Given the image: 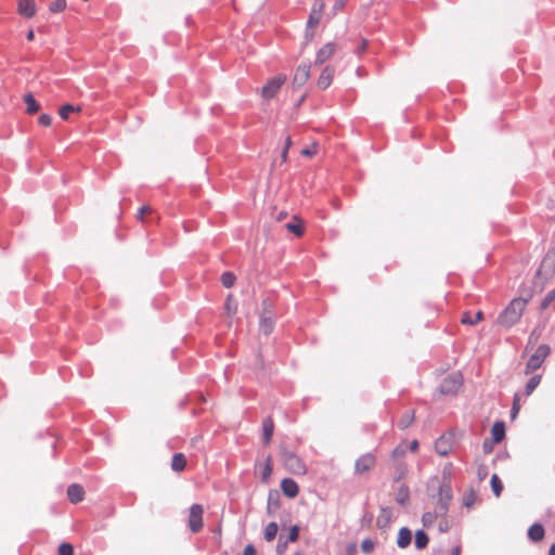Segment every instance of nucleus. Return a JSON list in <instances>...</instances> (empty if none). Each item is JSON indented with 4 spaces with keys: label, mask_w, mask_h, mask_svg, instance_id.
<instances>
[{
    "label": "nucleus",
    "mask_w": 555,
    "mask_h": 555,
    "mask_svg": "<svg viewBox=\"0 0 555 555\" xmlns=\"http://www.w3.org/2000/svg\"><path fill=\"white\" fill-rule=\"evenodd\" d=\"M435 485H437V491L431 493L430 496L436 500L437 514L440 517H446L453 498L449 477L444 476V482H439L438 478L431 479L428 483V490Z\"/></svg>",
    "instance_id": "f257e3e1"
},
{
    "label": "nucleus",
    "mask_w": 555,
    "mask_h": 555,
    "mask_svg": "<svg viewBox=\"0 0 555 555\" xmlns=\"http://www.w3.org/2000/svg\"><path fill=\"white\" fill-rule=\"evenodd\" d=\"M527 300L522 298H514L509 305L500 313L498 323L504 327H511L518 322L525 308Z\"/></svg>",
    "instance_id": "f03ea898"
},
{
    "label": "nucleus",
    "mask_w": 555,
    "mask_h": 555,
    "mask_svg": "<svg viewBox=\"0 0 555 555\" xmlns=\"http://www.w3.org/2000/svg\"><path fill=\"white\" fill-rule=\"evenodd\" d=\"M551 347L548 345H540L535 352L529 358L526 363L525 374L530 375L541 367L544 360L550 356Z\"/></svg>",
    "instance_id": "7ed1b4c3"
},
{
    "label": "nucleus",
    "mask_w": 555,
    "mask_h": 555,
    "mask_svg": "<svg viewBox=\"0 0 555 555\" xmlns=\"http://www.w3.org/2000/svg\"><path fill=\"white\" fill-rule=\"evenodd\" d=\"M463 384V376L460 372H453L447 375L439 385L441 395H455Z\"/></svg>",
    "instance_id": "20e7f679"
},
{
    "label": "nucleus",
    "mask_w": 555,
    "mask_h": 555,
    "mask_svg": "<svg viewBox=\"0 0 555 555\" xmlns=\"http://www.w3.org/2000/svg\"><path fill=\"white\" fill-rule=\"evenodd\" d=\"M281 457L284 465L288 468V470L293 474H305L306 467L301 460L292 451L283 450L281 452Z\"/></svg>",
    "instance_id": "39448f33"
},
{
    "label": "nucleus",
    "mask_w": 555,
    "mask_h": 555,
    "mask_svg": "<svg viewBox=\"0 0 555 555\" xmlns=\"http://www.w3.org/2000/svg\"><path fill=\"white\" fill-rule=\"evenodd\" d=\"M323 7H324V4L321 0L314 1L312 11H311L308 22H307L306 39H311L313 37V33L310 31V29L315 27L320 23Z\"/></svg>",
    "instance_id": "423d86ee"
},
{
    "label": "nucleus",
    "mask_w": 555,
    "mask_h": 555,
    "mask_svg": "<svg viewBox=\"0 0 555 555\" xmlns=\"http://www.w3.org/2000/svg\"><path fill=\"white\" fill-rule=\"evenodd\" d=\"M203 506L199 504H193L190 507L189 528L194 533L203 528Z\"/></svg>",
    "instance_id": "0eeeda50"
},
{
    "label": "nucleus",
    "mask_w": 555,
    "mask_h": 555,
    "mask_svg": "<svg viewBox=\"0 0 555 555\" xmlns=\"http://www.w3.org/2000/svg\"><path fill=\"white\" fill-rule=\"evenodd\" d=\"M285 81H286L285 75H280V76L271 78L262 87V92H261L262 96L267 100L274 98Z\"/></svg>",
    "instance_id": "6e6552de"
},
{
    "label": "nucleus",
    "mask_w": 555,
    "mask_h": 555,
    "mask_svg": "<svg viewBox=\"0 0 555 555\" xmlns=\"http://www.w3.org/2000/svg\"><path fill=\"white\" fill-rule=\"evenodd\" d=\"M555 271V254L548 251L543 258L537 274L547 279Z\"/></svg>",
    "instance_id": "1a4fd4ad"
},
{
    "label": "nucleus",
    "mask_w": 555,
    "mask_h": 555,
    "mask_svg": "<svg viewBox=\"0 0 555 555\" xmlns=\"http://www.w3.org/2000/svg\"><path fill=\"white\" fill-rule=\"evenodd\" d=\"M375 465V457L372 453H365L361 455L354 464V472L357 474H363L369 472Z\"/></svg>",
    "instance_id": "9d476101"
},
{
    "label": "nucleus",
    "mask_w": 555,
    "mask_h": 555,
    "mask_svg": "<svg viewBox=\"0 0 555 555\" xmlns=\"http://www.w3.org/2000/svg\"><path fill=\"white\" fill-rule=\"evenodd\" d=\"M310 68L311 66L308 63H302L296 68L293 79L294 86L301 87L307 82L310 77Z\"/></svg>",
    "instance_id": "9b49d317"
},
{
    "label": "nucleus",
    "mask_w": 555,
    "mask_h": 555,
    "mask_svg": "<svg viewBox=\"0 0 555 555\" xmlns=\"http://www.w3.org/2000/svg\"><path fill=\"white\" fill-rule=\"evenodd\" d=\"M281 489L285 496L294 499L299 492L297 482L292 478H284L281 482Z\"/></svg>",
    "instance_id": "f8f14e48"
},
{
    "label": "nucleus",
    "mask_w": 555,
    "mask_h": 555,
    "mask_svg": "<svg viewBox=\"0 0 555 555\" xmlns=\"http://www.w3.org/2000/svg\"><path fill=\"white\" fill-rule=\"evenodd\" d=\"M17 11L21 15L30 18L36 14V4L34 0H18Z\"/></svg>",
    "instance_id": "ddd939ff"
},
{
    "label": "nucleus",
    "mask_w": 555,
    "mask_h": 555,
    "mask_svg": "<svg viewBox=\"0 0 555 555\" xmlns=\"http://www.w3.org/2000/svg\"><path fill=\"white\" fill-rule=\"evenodd\" d=\"M83 495H85V490L80 485L72 483L68 486L67 496L72 503L77 504V503L81 502L83 500Z\"/></svg>",
    "instance_id": "4468645a"
},
{
    "label": "nucleus",
    "mask_w": 555,
    "mask_h": 555,
    "mask_svg": "<svg viewBox=\"0 0 555 555\" xmlns=\"http://www.w3.org/2000/svg\"><path fill=\"white\" fill-rule=\"evenodd\" d=\"M451 449V436L443 435L435 443V450L441 456H447Z\"/></svg>",
    "instance_id": "2eb2a0df"
},
{
    "label": "nucleus",
    "mask_w": 555,
    "mask_h": 555,
    "mask_svg": "<svg viewBox=\"0 0 555 555\" xmlns=\"http://www.w3.org/2000/svg\"><path fill=\"white\" fill-rule=\"evenodd\" d=\"M335 43L328 42L324 44L315 56V64H323L325 61H327L333 53L335 52Z\"/></svg>",
    "instance_id": "dca6fc26"
},
{
    "label": "nucleus",
    "mask_w": 555,
    "mask_h": 555,
    "mask_svg": "<svg viewBox=\"0 0 555 555\" xmlns=\"http://www.w3.org/2000/svg\"><path fill=\"white\" fill-rule=\"evenodd\" d=\"M333 77H334V68L331 66H326L322 70V73L318 79V82H317L318 87L322 90H325L332 83Z\"/></svg>",
    "instance_id": "f3484780"
},
{
    "label": "nucleus",
    "mask_w": 555,
    "mask_h": 555,
    "mask_svg": "<svg viewBox=\"0 0 555 555\" xmlns=\"http://www.w3.org/2000/svg\"><path fill=\"white\" fill-rule=\"evenodd\" d=\"M505 423L503 421H496L491 428L493 442L500 443L505 438Z\"/></svg>",
    "instance_id": "a211bd4d"
},
{
    "label": "nucleus",
    "mask_w": 555,
    "mask_h": 555,
    "mask_svg": "<svg viewBox=\"0 0 555 555\" xmlns=\"http://www.w3.org/2000/svg\"><path fill=\"white\" fill-rule=\"evenodd\" d=\"M412 532L409 528L403 527L399 530L397 544L400 548H404L411 544Z\"/></svg>",
    "instance_id": "6ab92c4d"
},
{
    "label": "nucleus",
    "mask_w": 555,
    "mask_h": 555,
    "mask_svg": "<svg viewBox=\"0 0 555 555\" xmlns=\"http://www.w3.org/2000/svg\"><path fill=\"white\" fill-rule=\"evenodd\" d=\"M544 528L541 524H533L528 529V538L533 542H539L544 538Z\"/></svg>",
    "instance_id": "aec40b11"
},
{
    "label": "nucleus",
    "mask_w": 555,
    "mask_h": 555,
    "mask_svg": "<svg viewBox=\"0 0 555 555\" xmlns=\"http://www.w3.org/2000/svg\"><path fill=\"white\" fill-rule=\"evenodd\" d=\"M274 431V424L271 417H266L262 422L263 442L268 444L271 441Z\"/></svg>",
    "instance_id": "412c9836"
},
{
    "label": "nucleus",
    "mask_w": 555,
    "mask_h": 555,
    "mask_svg": "<svg viewBox=\"0 0 555 555\" xmlns=\"http://www.w3.org/2000/svg\"><path fill=\"white\" fill-rule=\"evenodd\" d=\"M280 507V493L275 490H271L268 495V514H274L275 511Z\"/></svg>",
    "instance_id": "4be33fe9"
},
{
    "label": "nucleus",
    "mask_w": 555,
    "mask_h": 555,
    "mask_svg": "<svg viewBox=\"0 0 555 555\" xmlns=\"http://www.w3.org/2000/svg\"><path fill=\"white\" fill-rule=\"evenodd\" d=\"M170 466H171V469L177 473L184 470V468L186 466V459H185L184 454L183 453L173 454Z\"/></svg>",
    "instance_id": "5701e85b"
},
{
    "label": "nucleus",
    "mask_w": 555,
    "mask_h": 555,
    "mask_svg": "<svg viewBox=\"0 0 555 555\" xmlns=\"http://www.w3.org/2000/svg\"><path fill=\"white\" fill-rule=\"evenodd\" d=\"M542 333H543V327H541L540 325L535 326L531 331V333H530V335L528 337V341H527L526 348H525L526 351L532 349L537 345L538 340L542 336Z\"/></svg>",
    "instance_id": "b1692460"
},
{
    "label": "nucleus",
    "mask_w": 555,
    "mask_h": 555,
    "mask_svg": "<svg viewBox=\"0 0 555 555\" xmlns=\"http://www.w3.org/2000/svg\"><path fill=\"white\" fill-rule=\"evenodd\" d=\"M24 102L26 104V113L29 115L36 114L40 109V104L36 101L31 93L24 95Z\"/></svg>",
    "instance_id": "393cba45"
},
{
    "label": "nucleus",
    "mask_w": 555,
    "mask_h": 555,
    "mask_svg": "<svg viewBox=\"0 0 555 555\" xmlns=\"http://www.w3.org/2000/svg\"><path fill=\"white\" fill-rule=\"evenodd\" d=\"M395 500L398 504L404 506L410 500V490L405 485H401L396 492Z\"/></svg>",
    "instance_id": "a878e982"
},
{
    "label": "nucleus",
    "mask_w": 555,
    "mask_h": 555,
    "mask_svg": "<svg viewBox=\"0 0 555 555\" xmlns=\"http://www.w3.org/2000/svg\"><path fill=\"white\" fill-rule=\"evenodd\" d=\"M429 538L428 534L420 529L415 532V547L417 550H423L428 545Z\"/></svg>",
    "instance_id": "bb28decb"
},
{
    "label": "nucleus",
    "mask_w": 555,
    "mask_h": 555,
    "mask_svg": "<svg viewBox=\"0 0 555 555\" xmlns=\"http://www.w3.org/2000/svg\"><path fill=\"white\" fill-rule=\"evenodd\" d=\"M541 379L542 375L540 374H535L530 377V379L527 382L525 386V395L527 397L530 396L535 390V388L540 385Z\"/></svg>",
    "instance_id": "cd10ccee"
},
{
    "label": "nucleus",
    "mask_w": 555,
    "mask_h": 555,
    "mask_svg": "<svg viewBox=\"0 0 555 555\" xmlns=\"http://www.w3.org/2000/svg\"><path fill=\"white\" fill-rule=\"evenodd\" d=\"M80 106H74L69 103L62 105L59 109V115L63 120H68L69 115L75 112H80Z\"/></svg>",
    "instance_id": "c85d7f7f"
},
{
    "label": "nucleus",
    "mask_w": 555,
    "mask_h": 555,
    "mask_svg": "<svg viewBox=\"0 0 555 555\" xmlns=\"http://www.w3.org/2000/svg\"><path fill=\"white\" fill-rule=\"evenodd\" d=\"M482 319H483V312L482 311H477L475 317H472L469 312H465L462 315L461 322L463 324H467V325H475L479 321H481Z\"/></svg>",
    "instance_id": "c756f323"
},
{
    "label": "nucleus",
    "mask_w": 555,
    "mask_h": 555,
    "mask_svg": "<svg viewBox=\"0 0 555 555\" xmlns=\"http://www.w3.org/2000/svg\"><path fill=\"white\" fill-rule=\"evenodd\" d=\"M278 530H279V527H278V524L272 521V522H269L266 528H264V531H263V537L266 539V541L270 542V541H273L278 534Z\"/></svg>",
    "instance_id": "7c9ffc66"
},
{
    "label": "nucleus",
    "mask_w": 555,
    "mask_h": 555,
    "mask_svg": "<svg viewBox=\"0 0 555 555\" xmlns=\"http://www.w3.org/2000/svg\"><path fill=\"white\" fill-rule=\"evenodd\" d=\"M390 522V512L388 508L383 507L377 517L376 525L378 528H386Z\"/></svg>",
    "instance_id": "2f4dec72"
},
{
    "label": "nucleus",
    "mask_w": 555,
    "mask_h": 555,
    "mask_svg": "<svg viewBox=\"0 0 555 555\" xmlns=\"http://www.w3.org/2000/svg\"><path fill=\"white\" fill-rule=\"evenodd\" d=\"M273 327H274V323H273V320L271 318L262 317L260 319V331L264 335L271 334L272 331H273Z\"/></svg>",
    "instance_id": "473e14b6"
},
{
    "label": "nucleus",
    "mask_w": 555,
    "mask_h": 555,
    "mask_svg": "<svg viewBox=\"0 0 555 555\" xmlns=\"http://www.w3.org/2000/svg\"><path fill=\"white\" fill-rule=\"evenodd\" d=\"M490 483H491V488H492L493 494L496 498L500 496L502 491H503V483H502L501 479L499 478V476L496 474H493L491 476Z\"/></svg>",
    "instance_id": "72a5a7b5"
},
{
    "label": "nucleus",
    "mask_w": 555,
    "mask_h": 555,
    "mask_svg": "<svg viewBox=\"0 0 555 555\" xmlns=\"http://www.w3.org/2000/svg\"><path fill=\"white\" fill-rule=\"evenodd\" d=\"M414 421V413L413 412H405L398 422V427L400 429H406Z\"/></svg>",
    "instance_id": "f704fd0d"
},
{
    "label": "nucleus",
    "mask_w": 555,
    "mask_h": 555,
    "mask_svg": "<svg viewBox=\"0 0 555 555\" xmlns=\"http://www.w3.org/2000/svg\"><path fill=\"white\" fill-rule=\"evenodd\" d=\"M437 517H440L437 514V509L435 508V512H425L422 516V522L425 527H430L434 525Z\"/></svg>",
    "instance_id": "c9c22d12"
},
{
    "label": "nucleus",
    "mask_w": 555,
    "mask_h": 555,
    "mask_svg": "<svg viewBox=\"0 0 555 555\" xmlns=\"http://www.w3.org/2000/svg\"><path fill=\"white\" fill-rule=\"evenodd\" d=\"M235 280H236V278H235L234 273H232L230 271H225L221 275V282L225 288L232 287L235 283Z\"/></svg>",
    "instance_id": "e433bc0d"
},
{
    "label": "nucleus",
    "mask_w": 555,
    "mask_h": 555,
    "mask_svg": "<svg viewBox=\"0 0 555 555\" xmlns=\"http://www.w3.org/2000/svg\"><path fill=\"white\" fill-rule=\"evenodd\" d=\"M406 473V464L403 462H398L396 464V476L393 478L395 482L400 481Z\"/></svg>",
    "instance_id": "4c0bfd02"
},
{
    "label": "nucleus",
    "mask_w": 555,
    "mask_h": 555,
    "mask_svg": "<svg viewBox=\"0 0 555 555\" xmlns=\"http://www.w3.org/2000/svg\"><path fill=\"white\" fill-rule=\"evenodd\" d=\"M286 229H287L289 232H292V233H294L295 235H297V236H300V235H302V234H304V227H302V224H301L300 222H297V223H295V222H288V223L286 224Z\"/></svg>",
    "instance_id": "58836bf2"
},
{
    "label": "nucleus",
    "mask_w": 555,
    "mask_h": 555,
    "mask_svg": "<svg viewBox=\"0 0 555 555\" xmlns=\"http://www.w3.org/2000/svg\"><path fill=\"white\" fill-rule=\"evenodd\" d=\"M65 8H66V0H54L49 5V10L53 13L62 12Z\"/></svg>",
    "instance_id": "ea45409f"
},
{
    "label": "nucleus",
    "mask_w": 555,
    "mask_h": 555,
    "mask_svg": "<svg viewBox=\"0 0 555 555\" xmlns=\"http://www.w3.org/2000/svg\"><path fill=\"white\" fill-rule=\"evenodd\" d=\"M555 299V289L550 291L543 298L540 308L541 310L546 309Z\"/></svg>",
    "instance_id": "a19ab883"
},
{
    "label": "nucleus",
    "mask_w": 555,
    "mask_h": 555,
    "mask_svg": "<svg viewBox=\"0 0 555 555\" xmlns=\"http://www.w3.org/2000/svg\"><path fill=\"white\" fill-rule=\"evenodd\" d=\"M59 555H74V547L70 543L64 542L59 546Z\"/></svg>",
    "instance_id": "79ce46f5"
},
{
    "label": "nucleus",
    "mask_w": 555,
    "mask_h": 555,
    "mask_svg": "<svg viewBox=\"0 0 555 555\" xmlns=\"http://www.w3.org/2000/svg\"><path fill=\"white\" fill-rule=\"evenodd\" d=\"M375 547V543L371 539H365L361 543V550L365 554H370Z\"/></svg>",
    "instance_id": "37998d69"
},
{
    "label": "nucleus",
    "mask_w": 555,
    "mask_h": 555,
    "mask_svg": "<svg viewBox=\"0 0 555 555\" xmlns=\"http://www.w3.org/2000/svg\"><path fill=\"white\" fill-rule=\"evenodd\" d=\"M519 410H520L519 395L515 393L514 399H513L512 410H511V417L515 418L516 415L518 414Z\"/></svg>",
    "instance_id": "c03bdc74"
},
{
    "label": "nucleus",
    "mask_w": 555,
    "mask_h": 555,
    "mask_svg": "<svg viewBox=\"0 0 555 555\" xmlns=\"http://www.w3.org/2000/svg\"><path fill=\"white\" fill-rule=\"evenodd\" d=\"M298 538H299V527L298 526L291 527L286 541L287 542H296L298 540Z\"/></svg>",
    "instance_id": "a18cd8bd"
},
{
    "label": "nucleus",
    "mask_w": 555,
    "mask_h": 555,
    "mask_svg": "<svg viewBox=\"0 0 555 555\" xmlns=\"http://www.w3.org/2000/svg\"><path fill=\"white\" fill-rule=\"evenodd\" d=\"M406 450H408V447H404L402 444H399L398 447H396L391 453V456L392 457H401V456H404L405 453H406Z\"/></svg>",
    "instance_id": "49530a36"
},
{
    "label": "nucleus",
    "mask_w": 555,
    "mask_h": 555,
    "mask_svg": "<svg viewBox=\"0 0 555 555\" xmlns=\"http://www.w3.org/2000/svg\"><path fill=\"white\" fill-rule=\"evenodd\" d=\"M476 501V493L472 490L469 493H467L464 498V505L466 507H470L474 505Z\"/></svg>",
    "instance_id": "de8ad7c7"
},
{
    "label": "nucleus",
    "mask_w": 555,
    "mask_h": 555,
    "mask_svg": "<svg viewBox=\"0 0 555 555\" xmlns=\"http://www.w3.org/2000/svg\"><path fill=\"white\" fill-rule=\"evenodd\" d=\"M271 473H272L271 460H270V457H268L264 468H263V472H262V476H261L262 480H267L270 477Z\"/></svg>",
    "instance_id": "09e8293b"
},
{
    "label": "nucleus",
    "mask_w": 555,
    "mask_h": 555,
    "mask_svg": "<svg viewBox=\"0 0 555 555\" xmlns=\"http://www.w3.org/2000/svg\"><path fill=\"white\" fill-rule=\"evenodd\" d=\"M496 442H493V440L491 439H485L483 442H482V450L486 454H489L492 452L493 450V446L495 444Z\"/></svg>",
    "instance_id": "8fccbe9b"
},
{
    "label": "nucleus",
    "mask_w": 555,
    "mask_h": 555,
    "mask_svg": "<svg viewBox=\"0 0 555 555\" xmlns=\"http://www.w3.org/2000/svg\"><path fill=\"white\" fill-rule=\"evenodd\" d=\"M452 467H453L452 463H448L444 465L443 470H442V477H441V480H439V482H444V476L449 477V480L451 481Z\"/></svg>",
    "instance_id": "3c124183"
},
{
    "label": "nucleus",
    "mask_w": 555,
    "mask_h": 555,
    "mask_svg": "<svg viewBox=\"0 0 555 555\" xmlns=\"http://www.w3.org/2000/svg\"><path fill=\"white\" fill-rule=\"evenodd\" d=\"M38 121L41 126L48 127L52 122V118L48 114H42L39 116Z\"/></svg>",
    "instance_id": "603ef678"
},
{
    "label": "nucleus",
    "mask_w": 555,
    "mask_h": 555,
    "mask_svg": "<svg viewBox=\"0 0 555 555\" xmlns=\"http://www.w3.org/2000/svg\"><path fill=\"white\" fill-rule=\"evenodd\" d=\"M150 211H151V207L150 206L144 205V206L140 207V209L138 211V219L143 220L144 215L150 212Z\"/></svg>",
    "instance_id": "864d4df0"
},
{
    "label": "nucleus",
    "mask_w": 555,
    "mask_h": 555,
    "mask_svg": "<svg viewBox=\"0 0 555 555\" xmlns=\"http://www.w3.org/2000/svg\"><path fill=\"white\" fill-rule=\"evenodd\" d=\"M242 555H256L255 546L253 544L246 545Z\"/></svg>",
    "instance_id": "5fc2aeb1"
},
{
    "label": "nucleus",
    "mask_w": 555,
    "mask_h": 555,
    "mask_svg": "<svg viewBox=\"0 0 555 555\" xmlns=\"http://www.w3.org/2000/svg\"><path fill=\"white\" fill-rule=\"evenodd\" d=\"M347 1L348 0H335L333 9L336 11L341 10L345 7V4L347 3Z\"/></svg>",
    "instance_id": "6e6d98bb"
},
{
    "label": "nucleus",
    "mask_w": 555,
    "mask_h": 555,
    "mask_svg": "<svg viewBox=\"0 0 555 555\" xmlns=\"http://www.w3.org/2000/svg\"><path fill=\"white\" fill-rule=\"evenodd\" d=\"M315 153V150L312 147H306L301 151V154L305 156H312Z\"/></svg>",
    "instance_id": "4d7b16f0"
},
{
    "label": "nucleus",
    "mask_w": 555,
    "mask_h": 555,
    "mask_svg": "<svg viewBox=\"0 0 555 555\" xmlns=\"http://www.w3.org/2000/svg\"><path fill=\"white\" fill-rule=\"evenodd\" d=\"M372 520H373V515L370 513H365L362 517V521L365 524H371Z\"/></svg>",
    "instance_id": "13d9d810"
},
{
    "label": "nucleus",
    "mask_w": 555,
    "mask_h": 555,
    "mask_svg": "<svg viewBox=\"0 0 555 555\" xmlns=\"http://www.w3.org/2000/svg\"><path fill=\"white\" fill-rule=\"evenodd\" d=\"M439 530H440L441 532H446V531H448V530H449V525H448V521H447V520H444V521H440V524H439Z\"/></svg>",
    "instance_id": "bf43d9fd"
},
{
    "label": "nucleus",
    "mask_w": 555,
    "mask_h": 555,
    "mask_svg": "<svg viewBox=\"0 0 555 555\" xmlns=\"http://www.w3.org/2000/svg\"><path fill=\"white\" fill-rule=\"evenodd\" d=\"M408 448L410 449V451L415 452V451L417 450V448H418V441H417V440H413V441L409 444V447H408Z\"/></svg>",
    "instance_id": "052dcab7"
},
{
    "label": "nucleus",
    "mask_w": 555,
    "mask_h": 555,
    "mask_svg": "<svg viewBox=\"0 0 555 555\" xmlns=\"http://www.w3.org/2000/svg\"><path fill=\"white\" fill-rule=\"evenodd\" d=\"M286 544H287V541H286L284 544H282V543H281V539H280V540H279V543H278V546H276L278 553H280V554H281V553H283V551H284V550H285V547H286Z\"/></svg>",
    "instance_id": "680f3d73"
},
{
    "label": "nucleus",
    "mask_w": 555,
    "mask_h": 555,
    "mask_svg": "<svg viewBox=\"0 0 555 555\" xmlns=\"http://www.w3.org/2000/svg\"><path fill=\"white\" fill-rule=\"evenodd\" d=\"M461 552H462L461 546L456 545L455 547L452 548L451 555H461Z\"/></svg>",
    "instance_id": "e2e57ef3"
},
{
    "label": "nucleus",
    "mask_w": 555,
    "mask_h": 555,
    "mask_svg": "<svg viewBox=\"0 0 555 555\" xmlns=\"http://www.w3.org/2000/svg\"><path fill=\"white\" fill-rule=\"evenodd\" d=\"M286 216H287V212H285V211H281V212L279 214V216L276 217V219H278L279 221H281L282 219L286 218Z\"/></svg>",
    "instance_id": "0e129e2a"
},
{
    "label": "nucleus",
    "mask_w": 555,
    "mask_h": 555,
    "mask_svg": "<svg viewBox=\"0 0 555 555\" xmlns=\"http://www.w3.org/2000/svg\"><path fill=\"white\" fill-rule=\"evenodd\" d=\"M34 37H35V34H34V31H33V30H29V31L27 33V35H26V39H27V40H33V39H34Z\"/></svg>",
    "instance_id": "69168bd1"
},
{
    "label": "nucleus",
    "mask_w": 555,
    "mask_h": 555,
    "mask_svg": "<svg viewBox=\"0 0 555 555\" xmlns=\"http://www.w3.org/2000/svg\"><path fill=\"white\" fill-rule=\"evenodd\" d=\"M366 46H367V42L366 41H363L361 47L359 48L358 52L361 53L363 52L365 49H366Z\"/></svg>",
    "instance_id": "338daca9"
},
{
    "label": "nucleus",
    "mask_w": 555,
    "mask_h": 555,
    "mask_svg": "<svg viewBox=\"0 0 555 555\" xmlns=\"http://www.w3.org/2000/svg\"><path fill=\"white\" fill-rule=\"evenodd\" d=\"M548 555H555V542L551 545Z\"/></svg>",
    "instance_id": "774afa93"
}]
</instances>
